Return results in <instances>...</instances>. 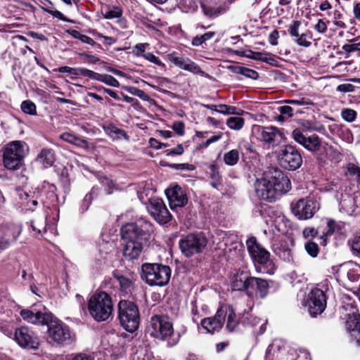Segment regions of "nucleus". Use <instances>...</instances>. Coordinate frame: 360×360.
Here are the masks:
<instances>
[{"mask_svg":"<svg viewBox=\"0 0 360 360\" xmlns=\"http://www.w3.org/2000/svg\"><path fill=\"white\" fill-rule=\"evenodd\" d=\"M317 234V231L313 227H307L303 231V236L305 238H314Z\"/></svg>","mask_w":360,"mask_h":360,"instance_id":"62","label":"nucleus"},{"mask_svg":"<svg viewBox=\"0 0 360 360\" xmlns=\"http://www.w3.org/2000/svg\"><path fill=\"white\" fill-rule=\"evenodd\" d=\"M77 137L75 134L68 132L63 133L60 136L62 140L73 145L75 144Z\"/></svg>","mask_w":360,"mask_h":360,"instance_id":"54","label":"nucleus"},{"mask_svg":"<svg viewBox=\"0 0 360 360\" xmlns=\"http://www.w3.org/2000/svg\"><path fill=\"white\" fill-rule=\"evenodd\" d=\"M171 61L179 68L193 73L202 72L200 68L188 58L175 56L172 58Z\"/></svg>","mask_w":360,"mask_h":360,"instance_id":"24","label":"nucleus"},{"mask_svg":"<svg viewBox=\"0 0 360 360\" xmlns=\"http://www.w3.org/2000/svg\"><path fill=\"white\" fill-rule=\"evenodd\" d=\"M245 124V120L243 118L239 117H231L227 119L226 124L227 126L233 130H240Z\"/></svg>","mask_w":360,"mask_h":360,"instance_id":"34","label":"nucleus"},{"mask_svg":"<svg viewBox=\"0 0 360 360\" xmlns=\"http://www.w3.org/2000/svg\"><path fill=\"white\" fill-rule=\"evenodd\" d=\"M184 148L181 144H179L176 147L172 149L165 150L166 155H180L184 153Z\"/></svg>","mask_w":360,"mask_h":360,"instance_id":"53","label":"nucleus"},{"mask_svg":"<svg viewBox=\"0 0 360 360\" xmlns=\"http://www.w3.org/2000/svg\"><path fill=\"white\" fill-rule=\"evenodd\" d=\"M165 194L169 200V206L172 210L176 207H182L188 202V198L182 188L176 185L172 188H167Z\"/></svg>","mask_w":360,"mask_h":360,"instance_id":"21","label":"nucleus"},{"mask_svg":"<svg viewBox=\"0 0 360 360\" xmlns=\"http://www.w3.org/2000/svg\"><path fill=\"white\" fill-rule=\"evenodd\" d=\"M208 174H210L211 186L219 190V187L221 185V177L218 169L214 165H211L209 167Z\"/></svg>","mask_w":360,"mask_h":360,"instance_id":"31","label":"nucleus"},{"mask_svg":"<svg viewBox=\"0 0 360 360\" xmlns=\"http://www.w3.org/2000/svg\"><path fill=\"white\" fill-rule=\"evenodd\" d=\"M279 164L285 169L295 170L302 164V157L300 151L293 146H283L278 154Z\"/></svg>","mask_w":360,"mask_h":360,"instance_id":"11","label":"nucleus"},{"mask_svg":"<svg viewBox=\"0 0 360 360\" xmlns=\"http://www.w3.org/2000/svg\"><path fill=\"white\" fill-rule=\"evenodd\" d=\"M251 276L249 273L245 271H237L231 278V286L233 290L245 292L248 282Z\"/></svg>","mask_w":360,"mask_h":360,"instance_id":"23","label":"nucleus"},{"mask_svg":"<svg viewBox=\"0 0 360 360\" xmlns=\"http://www.w3.org/2000/svg\"><path fill=\"white\" fill-rule=\"evenodd\" d=\"M45 325L48 327V338L51 342L58 345L70 344L74 336L68 326L58 319H53L51 314V320H49Z\"/></svg>","mask_w":360,"mask_h":360,"instance_id":"8","label":"nucleus"},{"mask_svg":"<svg viewBox=\"0 0 360 360\" xmlns=\"http://www.w3.org/2000/svg\"><path fill=\"white\" fill-rule=\"evenodd\" d=\"M253 131L257 139L268 148L279 146L283 140V134L276 127L255 126Z\"/></svg>","mask_w":360,"mask_h":360,"instance_id":"10","label":"nucleus"},{"mask_svg":"<svg viewBox=\"0 0 360 360\" xmlns=\"http://www.w3.org/2000/svg\"><path fill=\"white\" fill-rule=\"evenodd\" d=\"M99 79H98L97 81L102 82L105 83V84L113 86V87H119L120 86V82L112 76L109 75H101L99 74Z\"/></svg>","mask_w":360,"mask_h":360,"instance_id":"40","label":"nucleus"},{"mask_svg":"<svg viewBox=\"0 0 360 360\" xmlns=\"http://www.w3.org/2000/svg\"><path fill=\"white\" fill-rule=\"evenodd\" d=\"M348 172L354 175L357 176L356 181L358 184H360V167L354 165L350 164L348 166Z\"/></svg>","mask_w":360,"mask_h":360,"instance_id":"56","label":"nucleus"},{"mask_svg":"<svg viewBox=\"0 0 360 360\" xmlns=\"http://www.w3.org/2000/svg\"><path fill=\"white\" fill-rule=\"evenodd\" d=\"M168 166L171 168L180 170H193L194 167L189 164H170Z\"/></svg>","mask_w":360,"mask_h":360,"instance_id":"59","label":"nucleus"},{"mask_svg":"<svg viewBox=\"0 0 360 360\" xmlns=\"http://www.w3.org/2000/svg\"><path fill=\"white\" fill-rule=\"evenodd\" d=\"M223 159L226 165L229 166L236 165L239 160V152L238 150L233 149L225 153Z\"/></svg>","mask_w":360,"mask_h":360,"instance_id":"33","label":"nucleus"},{"mask_svg":"<svg viewBox=\"0 0 360 360\" xmlns=\"http://www.w3.org/2000/svg\"><path fill=\"white\" fill-rule=\"evenodd\" d=\"M171 277L169 266L158 263H146L142 265L141 278L150 285H166Z\"/></svg>","mask_w":360,"mask_h":360,"instance_id":"5","label":"nucleus"},{"mask_svg":"<svg viewBox=\"0 0 360 360\" xmlns=\"http://www.w3.org/2000/svg\"><path fill=\"white\" fill-rule=\"evenodd\" d=\"M217 112L223 115H240L243 112L242 110H240V112H237L236 108L234 106L228 105L225 104L218 105Z\"/></svg>","mask_w":360,"mask_h":360,"instance_id":"38","label":"nucleus"},{"mask_svg":"<svg viewBox=\"0 0 360 360\" xmlns=\"http://www.w3.org/2000/svg\"><path fill=\"white\" fill-rule=\"evenodd\" d=\"M79 75L88 77L90 79L94 80H98V79H99V73L95 72L84 68H77V76Z\"/></svg>","mask_w":360,"mask_h":360,"instance_id":"46","label":"nucleus"},{"mask_svg":"<svg viewBox=\"0 0 360 360\" xmlns=\"http://www.w3.org/2000/svg\"><path fill=\"white\" fill-rule=\"evenodd\" d=\"M337 91L340 92H352L354 91V86L351 84H342L338 86Z\"/></svg>","mask_w":360,"mask_h":360,"instance_id":"60","label":"nucleus"},{"mask_svg":"<svg viewBox=\"0 0 360 360\" xmlns=\"http://www.w3.org/2000/svg\"><path fill=\"white\" fill-rule=\"evenodd\" d=\"M342 49L347 53L360 51V41L354 44H347L342 46Z\"/></svg>","mask_w":360,"mask_h":360,"instance_id":"55","label":"nucleus"},{"mask_svg":"<svg viewBox=\"0 0 360 360\" xmlns=\"http://www.w3.org/2000/svg\"><path fill=\"white\" fill-rule=\"evenodd\" d=\"M185 125L181 121L174 122L172 126V129L179 136H183L185 133Z\"/></svg>","mask_w":360,"mask_h":360,"instance_id":"52","label":"nucleus"},{"mask_svg":"<svg viewBox=\"0 0 360 360\" xmlns=\"http://www.w3.org/2000/svg\"><path fill=\"white\" fill-rule=\"evenodd\" d=\"M149 222L139 221L129 223L121 228V236L124 244L122 254L125 259L134 261L138 259L149 240Z\"/></svg>","mask_w":360,"mask_h":360,"instance_id":"1","label":"nucleus"},{"mask_svg":"<svg viewBox=\"0 0 360 360\" xmlns=\"http://www.w3.org/2000/svg\"><path fill=\"white\" fill-rule=\"evenodd\" d=\"M326 297L324 292L319 288H314L309 294L307 305L311 316L316 317L321 314L326 307Z\"/></svg>","mask_w":360,"mask_h":360,"instance_id":"12","label":"nucleus"},{"mask_svg":"<svg viewBox=\"0 0 360 360\" xmlns=\"http://www.w3.org/2000/svg\"><path fill=\"white\" fill-rule=\"evenodd\" d=\"M21 231V226L17 224H7L0 226V252L15 242Z\"/></svg>","mask_w":360,"mask_h":360,"instance_id":"14","label":"nucleus"},{"mask_svg":"<svg viewBox=\"0 0 360 360\" xmlns=\"http://www.w3.org/2000/svg\"><path fill=\"white\" fill-rule=\"evenodd\" d=\"M143 56L146 59H147L148 60H149L156 65H163V63L160 60V59L151 53H147L144 54Z\"/></svg>","mask_w":360,"mask_h":360,"instance_id":"64","label":"nucleus"},{"mask_svg":"<svg viewBox=\"0 0 360 360\" xmlns=\"http://www.w3.org/2000/svg\"><path fill=\"white\" fill-rule=\"evenodd\" d=\"M214 35L215 33L214 32H208L200 36H195L192 39V45L194 46H199L206 41L211 39Z\"/></svg>","mask_w":360,"mask_h":360,"instance_id":"35","label":"nucleus"},{"mask_svg":"<svg viewBox=\"0 0 360 360\" xmlns=\"http://www.w3.org/2000/svg\"><path fill=\"white\" fill-rule=\"evenodd\" d=\"M98 252L105 262L112 261L115 252L113 242L103 240L98 245Z\"/></svg>","mask_w":360,"mask_h":360,"instance_id":"26","label":"nucleus"},{"mask_svg":"<svg viewBox=\"0 0 360 360\" xmlns=\"http://www.w3.org/2000/svg\"><path fill=\"white\" fill-rule=\"evenodd\" d=\"M31 226L33 231H37L39 233H41L44 231H46V217L42 215L34 220L31 222Z\"/></svg>","mask_w":360,"mask_h":360,"instance_id":"32","label":"nucleus"},{"mask_svg":"<svg viewBox=\"0 0 360 360\" xmlns=\"http://www.w3.org/2000/svg\"><path fill=\"white\" fill-rule=\"evenodd\" d=\"M14 336L15 341L22 347L33 349L39 347V340L38 337L27 327L17 328Z\"/></svg>","mask_w":360,"mask_h":360,"instance_id":"15","label":"nucleus"},{"mask_svg":"<svg viewBox=\"0 0 360 360\" xmlns=\"http://www.w3.org/2000/svg\"><path fill=\"white\" fill-rule=\"evenodd\" d=\"M103 16L106 19L119 18L122 15V11L119 7L108 8L105 13H103Z\"/></svg>","mask_w":360,"mask_h":360,"instance_id":"39","label":"nucleus"},{"mask_svg":"<svg viewBox=\"0 0 360 360\" xmlns=\"http://www.w3.org/2000/svg\"><path fill=\"white\" fill-rule=\"evenodd\" d=\"M356 112L351 108H345L341 112L342 119L348 122H354L356 118Z\"/></svg>","mask_w":360,"mask_h":360,"instance_id":"44","label":"nucleus"},{"mask_svg":"<svg viewBox=\"0 0 360 360\" xmlns=\"http://www.w3.org/2000/svg\"><path fill=\"white\" fill-rule=\"evenodd\" d=\"M55 160L54 151L51 148H43L36 158V161L44 168H49L53 166Z\"/></svg>","mask_w":360,"mask_h":360,"instance_id":"25","label":"nucleus"},{"mask_svg":"<svg viewBox=\"0 0 360 360\" xmlns=\"http://www.w3.org/2000/svg\"><path fill=\"white\" fill-rule=\"evenodd\" d=\"M269 288L266 280L251 276L245 292L249 297L264 298L269 292Z\"/></svg>","mask_w":360,"mask_h":360,"instance_id":"18","label":"nucleus"},{"mask_svg":"<svg viewBox=\"0 0 360 360\" xmlns=\"http://www.w3.org/2000/svg\"><path fill=\"white\" fill-rule=\"evenodd\" d=\"M351 248L354 255L360 257V231L354 235Z\"/></svg>","mask_w":360,"mask_h":360,"instance_id":"43","label":"nucleus"},{"mask_svg":"<svg viewBox=\"0 0 360 360\" xmlns=\"http://www.w3.org/2000/svg\"><path fill=\"white\" fill-rule=\"evenodd\" d=\"M79 56L84 59L87 60L88 63H96L99 61V58L95 56L88 54L86 53H79Z\"/></svg>","mask_w":360,"mask_h":360,"instance_id":"63","label":"nucleus"},{"mask_svg":"<svg viewBox=\"0 0 360 360\" xmlns=\"http://www.w3.org/2000/svg\"><path fill=\"white\" fill-rule=\"evenodd\" d=\"M245 56L250 59L267 62V58L264 56V54L260 52H255L251 50H248L245 52Z\"/></svg>","mask_w":360,"mask_h":360,"instance_id":"50","label":"nucleus"},{"mask_svg":"<svg viewBox=\"0 0 360 360\" xmlns=\"http://www.w3.org/2000/svg\"><path fill=\"white\" fill-rule=\"evenodd\" d=\"M292 137L295 142L302 146L309 151L315 153L319 151L321 149V141L316 134L307 137L300 129L297 128L292 131Z\"/></svg>","mask_w":360,"mask_h":360,"instance_id":"16","label":"nucleus"},{"mask_svg":"<svg viewBox=\"0 0 360 360\" xmlns=\"http://www.w3.org/2000/svg\"><path fill=\"white\" fill-rule=\"evenodd\" d=\"M300 21L295 20L292 22V24L289 26L288 31L292 37H295V39H297L300 36L299 28L300 27Z\"/></svg>","mask_w":360,"mask_h":360,"instance_id":"49","label":"nucleus"},{"mask_svg":"<svg viewBox=\"0 0 360 360\" xmlns=\"http://www.w3.org/2000/svg\"><path fill=\"white\" fill-rule=\"evenodd\" d=\"M290 188V181L282 171L276 168H269L264 176L257 179L255 190L257 196L269 202L275 201Z\"/></svg>","mask_w":360,"mask_h":360,"instance_id":"2","label":"nucleus"},{"mask_svg":"<svg viewBox=\"0 0 360 360\" xmlns=\"http://www.w3.org/2000/svg\"><path fill=\"white\" fill-rule=\"evenodd\" d=\"M225 319L226 313H224V309L220 308L214 316L203 319L201 321V325L207 332L214 333L221 328Z\"/></svg>","mask_w":360,"mask_h":360,"instance_id":"22","label":"nucleus"},{"mask_svg":"<svg viewBox=\"0 0 360 360\" xmlns=\"http://www.w3.org/2000/svg\"><path fill=\"white\" fill-rule=\"evenodd\" d=\"M248 250L252 259L260 264H266L270 258V253L262 247L255 237L250 238L246 241Z\"/></svg>","mask_w":360,"mask_h":360,"instance_id":"19","label":"nucleus"},{"mask_svg":"<svg viewBox=\"0 0 360 360\" xmlns=\"http://www.w3.org/2000/svg\"><path fill=\"white\" fill-rule=\"evenodd\" d=\"M51 313L46 311L44 307H42L41 309L32 307L31 309H22L20 311V315L24 320L33 324L40 325L47 323L49 320H51Z\"/></svg>","mask_w":360,"mask_h":360,"instance_id":"17","label":"nucleus"},{"mask_svg":"<svg viewBox=\"0 0 360 360\" xmlns=\"http://www.w3.org/2000/svg\"><path fill=\"white\" fill-rule=\"evenodd\" d=\"M292 213L299 219L311 218L315 212V202L310 200L300 199L292 207Z\"/></svg>","mask_w":360,"mask_h":360,"instance_id":"20","label":"nucleus"},{"mask_svg":"<svg viewBox=\"0 0 360 360\" xmlns=\"http://www.w3.org/2000/svg\"><path fill=\"white\" fill-rule=\"evenodd\" d=\"M305 250L312 257H316L319 250L318 245L316 243L311 241L305 244Z\"/></svg>","mask_w":360,"mask_h":360,"instance_id":"48","label":"nucleus"},{"mask_svg":"<svg viewBox=\"0 0 360 360\" xmlns=\"http://www.w3.org/2000/svg\"><path fill=\"white\" fill-rule=\"evenodd\" d=\"M300 124L303 127L304 129L308 131H315L318 132H322L324 130L323 126H317L315 123L309 120H302L300 122Z\"/></svg>","mask_w":360,"mask_h":360,"instance_id":"37","label":"nucleus"},{"mask_svg":"<svg viewBox=\"0 0 360 360\" xmlns=\"http://www.w3.org/2000/svg\"><path fill=\"white\" fill-rule=\"evenodd\" d=\"M126 89L129 94L136 96L139 98L143 99V101H148L150 98L149 96L147 94H146L143 90L139 89L136 87L130 86L126 88Z\"/></svg>","mask_w":360,"mask_h":360,"instance_id":"47","label":"nucleus"},{"mask_svg":"<svg viewBox=\"0 0 360 360\" xmlns=\"http://www.w3.org/2000/svg\"><path fill=\"white\" fill-rule=\"evenodd\" d=\"M207 240L202 233H191L179 240L181 252L187 257L202 252L207 246Z\"/></svg>","mask_w":360,"mask_h":360,"instance_id":"9","label":"nucleus"},{"mask_svg":"<svg viewBox=\"0 0 360 360\" xmlns=\"http://www.w3.org/2000/svg\"><path fill=\"white\" fill-rule=\"evenodd\" d=\"M25 143L21 141L8 143L4 150L3 162L4 167L10 170H17L22 165L25 158Z\"/></svg>","mask_w":360,"mask_h":360,"instance_id":"7","label":"nucleus"},{"mask_svg":"<svg viewBox=\"0 0 360 360\" xmlns=\"http://www.w3.org/2000/svg\"><path fill=\"white\" fill-rule=\"evenodd\" d=\"M314 30L319 33H325L327 30V25L322 20H318L317 23L314 27Z\"/></svg>","mask_w":360,"mask_h":360,"instance_id":"61","label":"nucleus"},{"mask_svg":"<svg viewBox=\"0 0 360 360\" xmlns=\"http://www.w3.org/2000/svg\"><path fill=\"white\" fill-rule=\"evenodd\" d=\"M43 9L46 13L52 15L55 18H58V19H60V20H61L63 21H65V22L68 21L67 18L64 16V15L61 12H60V11H58L57 10L53 11V10H51V9L47 8H43Z\"/></svg>","mask_w":360,"mask_h":360,"instance_id":"57","label":"nucleus"},{"mask_svg":"<svg viewBox=\"0 0 360 360\" xmlns=\"http://www.w3.org/2000/svg\"><path fill=\"white\" fill-rule=\"evenodd\" d=\"M346 328L350 333V335L352 338L359 334L360 315L354 314L349 315L346 321Z\"/></svg>","mask_w":360,"mask_h":360,"instance_id":"28","label":"nucleus"},{"mask_svg":"<svg viewBox=\"0 0 360 360\" xmlns=\"http://www.w3.org/2000/svg\"><path fill=\"white\" fill-rule=\"evenodd\" d=\"M113 276L118 282L120 290L127 295L131 292L133 290V282L129 278L120 274L118 272H114Z\"/></svg>","mask_w":360,"mask_h":360,"instance_id":"29","label":"nucleus"},{"mask_svg":"<svg viewBox=\"0 0 360 360\" xmlns=\"http://www.w3.org/2000/svg\"><path fill=\"white\" fill-rule=\"evenodd\" d=\"M327 226L328 228V231L323 236L321 237V238L323 240V241L321 242V244L323 245H325L326 244V236L328 235H332L333 233H335L338 226L335 220L329 219L327 222Z\"/></svg>","mask_w":360,"mask_h":360,"instance_id":"45","label":"nucleus"},{"mask_svg":"<svg viewBox=\"0 0 360 360\" xmlns=\"http://www.w3.org/2000/svg\"><path fill=\"white\" fill-rule=\"evenodd\" d=\"M308 34L307 33H302L300 36L295 39V41L300 46L309 47L311 45V41L307 40Z\"/></svg>","mask_w":360,"mask_h":360,"instance_id":"51","label":"nucleus"},{"mask_svg":"<svg viewBox=\"0 0 360 360\" xmlns=\"http://www.w3.org/2000/svg\"><path fill=\"white\" fill-rule=\"evenodd\" d=\"M147 209L153 219L160 224H167L172 219V214L160 198L150 199Z\"/></svg>","mask_w":360,"mask_h":360,"instance_id":"13","label":"nucleus"},{"mask_svg":"<svg viewBox=\"0 0 360 360\" xmlns=\"http://www.w3.org/2000/svg\"><path fill=\"white\" fill-rule=\"evenodd\" d=\"M21 109L26 114L32 115L37 114L36 105L32 101L30 100L24 101L22 103Z\"/></svg>","mask_w":360,"mask_h":360,"instance_id":"41","label":"nucleus"},{"mask_svg":"<svg viewBox=\"0 0 360 360\" xmlns=\"http://www.w3.org/2000/svg\"><path fill=\"white\" fill-rule=\"evenodd\" d=\"M224 309V313H226V317L227 316V322L226 328L230 332L235 331L236 327L239 323V321L236 316V314L231 306H227L221 307Z\"/></svg>","mask_w":360,"mask_h":360,"instance_id":"27","label":"nucleus"},{"mask_svg":"<svg viewBox=\"0 0 360 360\" xmlns=\"http://www.w3.org/2000/svg\"><path fill=\"white\" fill-rule=\"evenodd\" d=\"M243 75H244L247 78H250L252 79H257L259 77V74L257 71L245 67L244 68Z\"/></svg>","mask_w":360,"mask_h":360,"instance_id":"58","label":"nucleus"},{"mask_svg":"<svg viewBox=\"0 0 360 360\" xmlns=\"http://www.w3.org/2000/svg\"><path fill=\"white\" fill-rule=\"evenodd\" d=\"M203 13L210 18L217 17L226 11V6L220 4L219 6H213L207 4H202L201 5Z\"/></svg>","mask_w":360,"mask_h":360,"instance_id":"30","label":"nucleus"},{"mask_svg":"<svg viewBox=\"0 0 360 360\" xmlns=\"http://www.w3.org/2000/svg\"><path fill=\"white\" fill-rule=\"evenodd\" d=\"M88 310L96 321H105L113 311V303L110 295L104 291L96 292L88 300Z\"/></svg>","mask_w":360,"mask_h":360,"instance_id":"4","label":"nucleus"},{"mask_svg":"<svg viewBox=\"0 0 360 360\" xmlns=\"http://www.w3.org/2000/svg\"><path fill=\"white\" fill-rule=\"evenodd\" d=\"M281 115L278 117V120H284L286 118L292 117L294 109L289 105H282L278 108Z\"/></svg>","mask_w":360,"mask_h":360,"instance_id":"42","label":"nucleus"},{"mask_svg":"<svg viewBox=\"0 0 360 360\" xmlns=\"http://www.w3.org/2000/svg\"><path fill=\"white\" fill-rule=\"evenodd\" d=\"M118 314L120 323L126 330L133 333L138 328L139 311L134 303L121 300L118 304Z\"/></svg>","mask_w":360,"mask_h":360,"instance_id":"6","label":"nucleus"},{"mask_svg":"<svg viewBox=\"0 0 360 360\" xmlns=\"http://www.w3.org/2000/svg\"><path fill=\"white\" fill-rule=\"evenodd\" d=\"M146 331L155 339L167 341L169 347L176 345L179 342V338H173V323L167 316L153 315L150 319Z\"/></svg>","mask_w":360,"mask_h":360,"instance_id":"3","label":"nucleus"},{"mask_svg":"<svg viewBox=\"0 0 360 360\" xmlns=\"http://www.w3.org/2000/svg\"><path fill=\"white\" fill-rule=\"evenodd\" d=\"M20 198L22 200L25 201V204L30 210H32L31 205L37 206L38 201L34 195H31L27 192H22L20 193Z\"/></svg>","mask_w":360,"mask_h":360,"instance_id":"36","label":"nucleus"}]
</instances>
